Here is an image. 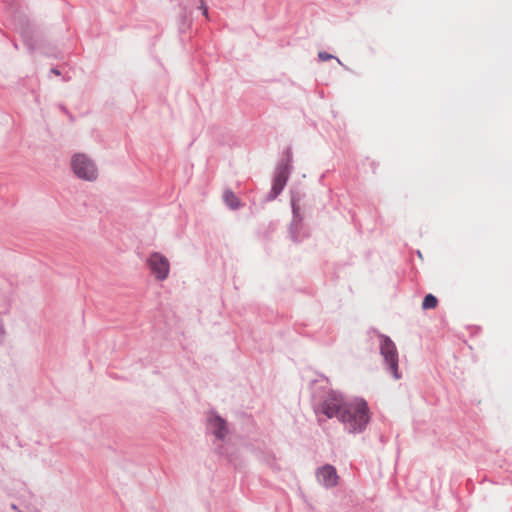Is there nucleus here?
<instances>
[{
	"instance_id": "nucleus-2",
	"label": "nucleus",
	"mask_w": 512,
	"mask_h": 512,
	"mask_svg": "<svg viewBox=\"0 0 512 512\" xmlns=\"http://www.w3.org/2000/svg\"><path fill=\"white\" fill-rule=\"evenodd\" d=\"M71 167L74 174L82 180L92 182L98 178L96 164L86 154H75L71 159Z\"/></svg>"
},
{
	"instance_id": "nucleus-5",
	"label": "nucleus",
	"mask_w": 512,
	"mask_h": 512,
	"mask_svg": "<svg viewBox=\"0 0 512 512\" xmlns=\"http://www.w3.org/2000/svg\"><path fill=\"white\" fill-rule=\"evenodd\" d=\"M318 481L326 487H334L338 484L339 476L336 469L331 465H325L316 473Z\"/></svg>"
},
{
	"instance_id": "nucleus-1",
	"label": "nucleus",
	"mask_w": 512,
	"mask_h": 512,
	"mask_svg": "<svg viewBox=\"0 0 512 512\" xmlns=\"http://www.w3.org/2000/svg\"><path fill=\"white\" fill-rule=\"evenodd\" d=\"M328 418L337 417L351 432H361L370 420L369 408L362 399L346 402L340 394L330 393L319 407Z\"/></svg>"
},
{
	"instance_id": "nucleus-7",
	"label": "nucleus",
	"mask_w": 512,
	"mask_h": 512,
	"mask_svg": "<svg viewBox=\"0 0 512 512\" xmlns=\"http://www.w3.org/2000/svg\"><path fill=\"white\" fill-rule=\"evenodd\" d=\"M210 425L212 428H214V434L222 439L226 435V422L222 418L215 416L210 418L209 420Z\"/></svg>"
},
{
	"instance_id": "nucleus-8",
	"label": "nucleus",
	"mask_w": 512,
	"mask_h": 512,
	"mask_svg": "<svg viewBox=\"0 0 512 512\" xmlns=\"http://www.w3.org/2000/svg\"><path fill=\"white\" fill-rule=\"evenodd\" d=\"M224 201L231 209H237L240 207V201L238 197L230 190L225 191Z\"/></svg>"
},
{
	"instance_id": "nucleus-10",
	"label": "nucleus",
	"mask_w": 512,
	"mask_h": 512,
	"mask_svg": "<svg viewBox=\"0 0 512 512\" xmlns=\"http://www.w3.org/2000/svg\"><path fill=\"white\" fill-rule=\"evenodd\" d=\"M318 57H319V59L321 61H328V60H331V59H336L338 64L343 65L339 58L334 57L333 55H331V54H329L327 52H323V51L319 52L318 53Z\"/></svg>"
},
{
	"instance_id": "nucleus-4",
	"label": "nucleus",
	"mask_w": 512,
	"mask_h": 512,
	"mask_svg": "<svg viewBox=\"0 0 512 512\" xmlns=\"http://www.w3.org/2000/svg\"><path fill=\"white\" fill-rule=\"evenodd\" d=\"M380 351L396 379L400 378L398 373V353L393 341L387 337H381Z\"/></svg>"
},
{
	"instance_id": "nucleus-3",
	"label": "nucleus",
	"mask_w": 512,
	"mask_h": 512,
	"mask_svg": "<svg viewBox=\"0 0 512 512\" xmlns=\"http://www.w3.org/2000/svg\"><path fill=\"white\" fill-rule=\"evenodd\" d=\"M147 265L151 274L158 281L168 278L170 273V261L160 252H152L147 258Z\"/></svg>"
},
{
	"instance_id": "nucleus-6",
	"label": "nucleus",
	"mask_w": 512,
	"mask_h": 512,
	"mask_svg": "<svg viewBox=\"0 0 512 512\" xmlns=\"http://www.w3.org/2000/svg\"><path fill=\"white\" fill-rule=\"evenodd\" d=\"M288 179V171L286 168H281L275 176L272 191L275 195H278L284 188Z\"/></svg>"
},
{
	"instance_id": "nucleus-9",
	"label": "nucleus",
	"mask_w": 512,
	"mask_h": 512,
	"mask_svg": "<svg viewBox=\"0 0 512 512\" xmlns=\"http://www.w3.org/2000/svg\"><path fill=\"white\" fill-rule=\"evenodd\" d=\"M438 304L437 298L432 294H427L422 302L423 309H434Z\"/></svg>"
}]
</instances>
